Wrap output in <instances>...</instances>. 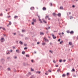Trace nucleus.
<instances>
[{"label": "nucleus", "instance_id": "60", "mask_svg": "<svg viewBox=\"0 0 78 78\" xmlns=\"http://www.w3.org/2000/svg\"><path fill=\"white\" fill-rule=\"evenodd\" d=\"M11 16H8V17H7L8 18H9V17H10Z\"/></svg>", "mask_w": 78, "mask_h": 78}, {"label": "nucleus", "instance_id": "4", "mask_svg": "<svg viewBox=\"0 0 78 78\" xmlns=\"http://www.w3.org/2000/svg\"><path fill=\"white\" fill-rule=\"evenodd\" d=\"M33 21L34 22H36V19H33Z\"/></svg>", "mask_w": 78, "mask_h": 78}, {"label": "nucleus", "instance_id": "32", "mask_svg": "<svg viewBox=\"0 0 78 78\" xmlns=\"http://www.w3.org/2000/svg\"><path fill=\"white\" fill-rule=\"evenodd\" d=\"M59 62H62V59H60L59 60Z\"/></svg>", "mask_w": 78, "mask_h": 78}, {"label": "nucleus", "instance_id": "8", "mask_svg": "<svg viewBox=\"0 0 78 78\" xmlns=\"http://www.w3.org/2000/svg\"><path fill=\"white\" fill-rule=\"evenodd\" d=\"M42 9L43 10V11H45V10H46V8L44 7Z\"/></svg>", "mask_w": 78, "mask_h": 78}, {"label": "nucleus", "instance_id": "36", "mask_svg": "<svg viewBox=\"0 0 78 78\" xmlns=\"http://www.w3.org/2000/svg\"><path fill=\"white\" fill-rule=\"evenodd\" d=\"M0 16H3V14L1 13L0 14Z\"/></svg>", "mask_w": 78, "mask_h": 78}, {"label": "nucleus", "instance_id": "15", "mask_svg": "<svg viewBox=\"0 0 78 78\" xmlns=\"http://www.w3.org/2000/svg\"><path fill=\"white\" fill-rule=\"evenodd\" d=\"M10 70H11V69H10V68H7V70L8 71H9Z\"/></svg>", "mask_w": 78, "mask_h": 78}, {"label": "nucleus", "instance_id": "50", "mask_svg": "<svg viewBox=\"0 0 78 78\" xmlns=\"http://www.w3.org/2000/svg\"><path fill=\"white\" fill-rule=\"evenodd\" d=\"M75 6L74 5H73L72 6L73 8H75Z\"/></svg>", "mask_w": 78, "mask_h": 78}, {"label": "nucleus", "instance_id": "53", "mask_svg": "<svg viewBox=\"0 0 78 78\" xmlns=\"http://www.w3.org/2000/svg\"><path fill=\"white\" fill-rule=\"evenodd\" d=\"M58 34L59 35H60V36H61V33H59Z\"/></svg>", "mask_w": 78, "mask_h": 78}, {"label": "nucleus", "instance_id": "39", "mask_svg": "<svg viewBox=\"0 0 78 78\" xmlns=\"http://www.w3.org/2000/svg\"><path fill=\"white\" fill-rule=\"evenodd\" d=\"M57 71L58 72H59V71H60V69H58L57 70Z\"/></svg>", "mask_w": 78, "mask_h": 78}, {"label": "nucleus", "instance_id": "43", "mask_svg": "<svg viewBox=\"0 0 78 78\" xmlns=\"http://www.w3.org/2000/svg\"><path fill=\"white\" fill-rule=\"evenodd\" d=\"M24 50H27V48H24Z\"/></svg>", "mask_w": 78, "mask_h": 78}, {"label": "nucleus", "instance_id": "46", "mask_svg": "<svg viewBox=\"0 0 78 78\" xmlns=\"http://www.w3.org/2000/svg\"><path fill=\"white\" fill-rule=\"evenodd\" d=\"M31 71H34V70L31 68Z\"/></svg>", "mask_w": 78, "mask_h": 78}, {"label": "nucleus", "instance_id": "58", "mask_svg": "<svg viewBox=\"0 0 78 78\" xmlns=\"http://www.w3.org/2000/svg\"><path fill=\"white\" fill-rule=\"evenodd\" d=\"M66 60H63V62H66Z\"/></svg>", "mask_w": 78, "mask_h": 78}, {"label": "nucleus", "instance_id": "6", "mask_svg": "<svg viewBox=\"0 0 78 78\" xmlns=\"http://www.w3.org/2000/svg\"><path fill=\"white\" fill-rule=\"evenodd\" d=\"M1 61H2V62H4L5 61V59H3V58H2L1 59Z\"/></svg>", "mask_w": 78, "mask_h": 78}, {"label": "nucleus", "instance_id": "41", "mask_svg": "<svg viewBox=\"0 0 78 78\" xmlns=\"http://www.w3.org/2000/svg\"><path fill=\"white\" fill-rule=\"evenodd\" d=\"M73 19V17L72 16H71L70 17V19Z\"/></svg>", "mask_w": 78, "mask_h": 78}, {"label": "nucleus", "instance_id": "63", "mask_svg": "<svg viewBox=\"0 0 78 78\" xmlns=\"http://www.w3.org/2000/svg\"><path fill=\"white\" fill-rule=\"evenodd\" d=\"M39 44V42H37V44Z\"/></svg>", "mask_w": 78, "mask_h": 78}, {"label": "nucleus", "instance_id": "35", "mask_svg": "<svg viewBox=\"0 0 78 78\" xmlns=\"http://www.w3.org/2000/svg\"><path fill=\"white\" fill-rule=\"evenodd\" d=\"M20 36H22V37H23V34H21L20 35Z\"/></svg>", "mask_w": 78, "mask_h": 78}, {"label": "nucleus", "instance_id": "14", "mask_svg": "<svg viewBox=\"0 0 78 78\" xmlns=\"http://www.w3.org/2000/svg\"><path fill=\"white\" fill-rule=\"evenodd\" d=\"M40 35H44V33L43 32H40Z\"/></svg>", "mask_w": 78, "mask_h": 78}, {"label": "nucleus", "instance_id": "17", "mask_svg": "<svg viewBox=\"0 0 78 78\" xmlns=\"http://www.w3.org/2000/svg\"><path fill=\"white\" fill-rule=\"evenodd\" d=\"M25 30H22V33H24L25 32Z\"/></svg>", "mask_w": 78, "mask_h": 78}, {"label": "nucleus", "instance_id": "37", "mask_svg": "<svg viewBox=\"0 0 78 78\" xmlns=\"http://www.w3.org/2000/svg\"><path fill=\"white\" fill-rule=\"evenodd\" d=\"M51 53H53V51H52L51 50H50L49 51Z\"/></svg>", "mask_w": 78, "mask_h": 78}, {"label": "nucleus", "instance_id": "1", "mask_svg": "<svg viewBox=\"0 0 78 78\" xmlns=\"http://www.w3.org/2000/svg\"><path fill=\"white\" fill-rule=\"evenodd\" d=\"M0 41L1 42H3L5 41V39H4V38L1 37L0 39Z\"/></svg>", "mask_w": 78, "mask_h": 78}, {"label": "nucleus", "instance_id": "61", "mask_svg": "<svg viewBox=\"0 0 78 78\" xmlns=\"http://www.w3.org/2000/svg\"><path fill=\"white\" fill-rule=\"evenodd\" d=\"M27 44H24V46H27Z\"/></svg>", "mask_w": 78, "mask_h": 78}, {"label": "nucleus", "instance_id": "13", "mask_svg": "<svg viewBox=\"0 0 78 78\" xmlns=\"http://www.w3.org/2000/svg\"><path fill=\"white\" fill-rule=\"evenodd\" d=\"M39 21H40V23H42V21H41V19L39 18Z\"/></svg>", "mask_w": 78, "mask_h": 78}, {"label": "nucleus", "instance_id": "52", "mask_svg": "<svg viewBox=\"0 0 78 78\" xmlns=\"http://www.w3.org/2000/svg\"><path fill=\"white\" fill-rule=\"evenodd\" d=\"M62 8H63L62 7H60V9H62Z\"/></svg>", "mask_w": 78, "mask_h": 78}, {"label": "nucleus", "instance_id": "54", "mask_svg": "<svg viewBox=\"0 0 78 78\" xmlns=\"http://www.w3.org/2000/svg\"><path fill=\"white\" fill-rule=\"evenodd\" d=\"M3 30H5V28H2Z\"/></svg>", "mask_w": 78, "mask_h": 78}, {"label": "nucleus", "instance_id": "45", "mask_svg": "<svg viewBox=\"0 0 78 78\" xmlns=\"http://www.w3.org/2000/svg\"><path fill=\"white\" fill-rule=\"evenodd\" d=\"M73 76L74 77H76V75H74Z\"/></svg>", "mask_w": 78, "mask_h": 78}, {"label": "nucleus", "instance_id": "25", "mask_svg": "<svg viewBox=\"0 0 78 78\" xmlns=\"http://www.w3.org/2000/svg\"><path fill=\"white\" fill-rule=\"evenodd\" d=\"M14 59H16L17 58V56H15L14 57Z\"/></svg>", "mask_w": 78, "mask_h": 78}, {"label": "nucleus", "instance_id": "26", "mask_svg": "<svg viewBox=\"0 0 78 78\" xmlns=\"http://www.w3.org/2000/svg\"><path fill=\"white\" fill-rule=\"evenodd\" d=\"M36 73H39L40 74L41 73V72H39V71H37L36 72Z\"/></svg>", "mask_w": 78, "mask_h": 78}, {"label": "nucleus", "instance_id": "57", "mask_svg": "<svg viewBox=\"0 0 78 78\" xmlns=\"http://www.w3.org/2000/svg\"><path fill=\"white\" fill-rule=\"evenodd\" d=\"M45 75H48V74L47 73H45Z\"/></svg>", "mask_w": 78, "mask_h": 78}, {"label": "nucleus", "instance_id": "31", "mask_svg": "<svg viewBox=\"0 0 78 78\" xmlns=\"http://www.w3.org/2000/svg\"><path fill=\"white\" fill-rule=\"evenodd\" d=\"M47 18H48V16H47L45 17V19H47Z\"/></svg>", "mask_w": 78, "mask_h": 78}, {"label": "nucleus", "instance_id": "3", "mask_svg": "<svg viewBox=\"0 0 78 78\" xmlns=\"http://www.w3.org/2000/svg\"><path fill=\"white\" fill-rule=\"evenodd\" d=\"M44 41L45 42H48L49 41L48 40L46 39L45 38H44Z\"/></svg>", "mask_w": 78, "mask_h": 78}, {"label": "nucleus", "instance_id": "29", "mask_svg": "<svg viewBox=\"0 0 78 78\" xmlns=\"http://www.w3.org/2000/svg\"><path fill=\"white\" fill-rule=\"evenodd\" d=\"M28 74L29 75H31V73L30 72H29Z\"/></svg>", "mask_w": 78, "mask_h": 78}, {"label": "nucleus", "instance_id": "12", "mask_svg": "<svg viewBox=\"0 0 78 78\" xmlns=\"http://www.w3.org/2000/svg\"><path fill=\"white\" fill-rule=\"evenodd\" d=\"M16 53H19V50H16Z\"/></svg>", "mask_w": 78, "mask_h": 78}, {"label": "nucleus", "instance_id": "28", "mask_svg": "<svg viewBox=\"0 0 78 78\" xmlns=\"http://www.w3.org/2000/svg\"><path fill=\"white\" fill-rule=\"evenodd\" d=\"M66 76V74H63L62 75V76L63 77H64V76Z\"/></svg>", "mask_w": 78, "mask_h": 78}, {"label": "nucleus", "instance_id": "56", "mask_svg": "<svg viewBox=\"0 0 78 78\" xmlns=\"http://www.w3.org/2000/svg\"><path fill=\"white\" fill-rule=\"evenodd\" d=\"M37 16H38V18H40V16H38V15H37Z\"/></svg>", "mask_w": 78, "mask_h": 78}, {"label": "nucleus", "instance_id": "51", "mask_svg": "<svg viewBox=\"0 0 78 78\" xmlns=\"http://www.w3.org/2000/svg\"><path fill=\"white\" fill-rule=\"evenodd\" d=\"M48 72H51V71L50 70H48Z\"/></svg>", "mask_w": 78, "mask_h": 78}, {"label": "nucleus", "instance_id": "33", "mask_svg": "<svg viewBox=\"0 0 78 78\" xmlns=\"http://www.w3.org/2000/svg\"><path fill=\"white\" fill-rule=\"evenodd\" d=\"M50 27H49L48 28H46V30H48V29H50Z\"/></svg>", "mask_w": 78, "mask_h": 78}, {"label": "nucleus", "instance_id": "24", "mask_svg": "<svg viewBox=\"0 0 78 78\" xmlns=\"http://www.w3.org/2000/svg\"><path fill=\"white\" fill-rule=\"evenodd\" d=\"M70 34H73V31H71L70 32Z\"/></svg>", "mask_w": 78, "mask_h": 78}, {"label": "nucleus", "instance_id": "2", "mask_svg": "<svg viewBox=\"0 0 78 78\" xmlns=\"http://www.w3.org/2000/svg\"><path fill=\"white\" fill-rule=\"evenodd\" d=\"M51 36H52L53 39H56V37L55 36V35H54V34H51Z\"/></svg>", "mask_w": 78, "mask_h": 78}, {"label": "nucleus", "instance_id": "16", "mask_svg": "<svg viewBox=\"0 0 78 78\" xmlns=\"http://www.w3.org/2000/svg\"><path fill=\"white\" fill-rule=\"evenodd\" d=\"M9 54H10V53H9V52H6V55H9Z\"/></svg>", "mask_w": 78, "mask_h": 78}, {"label": "nucleus", "instance_id": "49", "mask_svg": "<svg viewBox=\"0 0 78 78\" xmlns=\"http://www.w3.org/2000/svg\"><path fill=\"white\" fill-rule=\"evenodd\" d=\"M32 25H34V22H32Z\"/></svg>", "mask_w": 78, "mask_h": 78}, {"label": "nucleus", "instance_id": "34", "mask_svg": "<svg viewBox=\"0 0 78 78\" xmlns=\"http://www.w3.org/2000/svg\"><path fill=\"white\" fill-rule=\"evenodd\" d=\"M22 54H25V51H23L22 52Z\"/></svg>", "mask_w": 78, "mask_h": 78}, {"label": "nucleus", "instance_id": "5", "mask_svg": "<svg viewBox=\"0 0 78 78\" xmlns=\"http://www.w3.org/2000/svg\"><path fill=\"white\" fill-rule=\"evenodd\" d=\"M19 43L20 45H22L23 44V42L21 41H20Z\"/></svg>", "mask_w": 78, "mask_h": 78}, {"label": "nucleus", "instance_id": "7", "mask_svg": "<svg viewBox=\"0 0 78 78\" xmlns=\"http://www.w3.org/2000/svg\"><path fill=\"white\" fill-rule=\"evenodd\" d=\"M42 45H45V44H46V43H45L44 42H43L42 43Z\"/></svg>", "mask_w": 78, "mask_h": 78}, {"label": "nucleus", "instance_id": "11", "mask_svg": "<svg viewBox=\"0 0 78 78\" xmlns=\"http://www.w3.org/2000/svg\"><path fill=\"white\" fill-rule=\"evenodd\" d=\"M69 44L70 45H72V42H69Z\"/></svg>", "mask_w": 78, "mask_h": 78}, {"label": "nucleus", "instance_id": "30", "mask_svg": "<svg viewBox=\"0 0 78 78\" xmlns=\"http://www.w3.org/2000/svg\"><path fill=\"white\" fill-rule=\"evenodd\" d=\"M43 22H44V23H47V22L45 21V20H43Z\"/></svg>", "mask_w": 78, "mask_h": 78}, {"label": "nucleus", "instance_id": "23", "mask_svg": "<svg viewBox=\"0 0 78 78\" xmlns=\"http://www.w3.org/2000/svg\"><path fill=\"white\" fill-rule=\"evenodd\" d=\"M26 57H29L30 56L29 55H26Z\"/></svg>", "mask_w": 78, "mask_h": 78}, {"label": "nucleus", "instance_id": "64", "mask_svg": "<svg viewBox=\"0 0 78 78\" xmlns=\"http://www.w3.org/2000/svg\"><path fill=\"white\" fill-rule=\"evenodd\" d=\"M58 65H56V67H58Z\"/></svg>", "mask_w": 78, "mask_h": 78}, {"label": "nucleus", "instance_id": "19", "mask_svg": "<svg viewBox=\"0 0 78 78\" xmlns=\"http://www.w3.org/2000/svg\"><path fill=\"white\" fill-rule=\"evenodd\" d=\"M31 78H34V76H31L30 77Z\"/></svg>", "mask_w": 78, "mask_h": 78}, {"label": "nucleus", "instance_id": "44", "mask_svg": "<svg viewBox=\"0 0 78 78\" xmlns=\"http://www.w3.org/2000/svg\"><path fill=\"white\" fill-rule=\"evenodd\" d=\"M10 52H12V50H11L10 51Z\"/></svg>", "mask_w": 78, "mask_h": 78}, {"label": "nucleus", "instance_id": "62", "mask_svg": "<svg viewBox=\"0 0 78 78\" xmlns=\"http://www.w3.org/2000/svg\"><path fill=\"white\" fill-rule=\"evenodd\" d=\"M62 34H64V32H62Z\"/></svg>", "mask_w": 78, "mask_h": 78}, {"label": "nucleus", "instance_id": "40", "mask_svg": "<svg viewBox=\"0 0 78 78\" xmlns=\"http://www.w3.org/2000/svg\"><path fill=\"white\" fill-rule=\"evenodd\" d=\"M67 33H70V32L69 30H67Z\"/></svg>", "mask_w": 78, "mask_h": 78}, {"label": "nucleus", "instance_id": "42", "mask_svg": "<svg viewBox=\"0 0 78 78\" xmlns=\"http://www.w3.org/2000/svg\"><path fill=\"white\" fill-rule=\"evenodd\" d=\"M67 76H68V75H69V73H67Z\"/></svg>", "mask_w": 78, "mask_h": 78}, {"label": "nucleus", "instance_id": "48", "mask_svg": "<svg viewBox=\"0 0 78 78\" xmlns=\"http://www.w3.org/2000/svg\"><path fill=\"white\" fill-rule=\"evenodd\" d=\"M50 5H51V6H52V3H50Z\"/></svg>", "mask_w": 78, "mask_h": 78}, {"label": "nucleus", "instance_id": "18", "mask_svg": "<svg viewBox=\"0 0 78 78\" xmlns=\"http://www.w3.org/2000/svg\"><path fill=\"white\" fill-rule=\"evenodd\" d=\"M18 17V16H15L14 17V19H16V18H17Z\"/></svg>", "mask_w": 78, "mask_h": 78}, {"label": "nucleus", "instance_id": "9", "mask_svg": "<svg viewBox=\"0 0 78 78\" xmlns=\"http://www.w3.org/2000/svg\"><path fill=\"white\" fill-rule=\"evenodd\" d=\"M57 15L58 17H60V16H61V13H58V14Z\"/></svg>", "mask_w": 78, "mask_h": 78}, {"label": "nucleus", "instance_id": "21", "mask_svg": "<svg viewBox=\"0 0 78 78\" xmlns=\"http://www.w3.org/2000/svg\"><path fill=\"white\" fill-rule=\"evenodd\" d=\"M9 25H11V21H9Z\"/></svg>", "mask_w": 78, "mask_h": 78}, {"label": "nucleus", "instance_id": "20", "mask_svg": "<svg viewBox=\"0 0 78 78\" xmlns=\"http://www.w3.org/2000/svg\"><path fill=\"white\" fill-rule=\"evenodd\" d=\"M71 72H75L74 68L72 70H71Z\"/></svg>", "mask_w": 78, "mask_h": 78}, {"label": "nucleus", "instance_id": "22", "mask_svg": "<svg viewBox=\"0 0 78 78\" xmlns=\"http://www.w3.org/2000/svg\"><path fill=\"white\" fill-rule=\"evenodd\" d=\"M33 9H34V7H31L30 8L31 10H33Z\"/></svg>", "mask_w": 78, "mask_h": 78}, {"label": "nucleus", "instance_id": "10", "mask_svg": "<svg viewBox=\"0 0 78 78\" xmlns=\"http://www.w3.org/2000/svg\"><path fill=\"white\" fill-rule=\"evenodd\" d=\"M52 14L54 16H56V14L55 13H54Z\"/></svg>", "mask_w": 78, "mask_h": 78}, {"label": "nucleus", "instance_id": "59", "mask_svg": "<svg viewBox=\"0 0 78 78\" xmlns=\"http://www.w3.org/2000/svg\"><path fill=\"white\" fill-rule=\"evenodd\" d=\"M13 34H14V35H16V33H13Z\"/></svg>", "mask_w": 78, "mask_h": 78}, {"label": "nucleus", "instance_id": "47", "mask_svg": "<svg viewBox=\"0 0 78 78\" xmlns=\"http://www.w3.org/2000/svg\"><path fill=\"white\" fill-rule=\"evenodd\" d=\"M60 41H61V39H59L58 40V41L59 42Z\"/></svg>", "mask_w": 78, "mask_h": 78}, {"label": "nucleus", "instance_id": "55", "mask_svg": "<svg viewBox=\"0 0 78 78\" xmlns=\"http://www.w3.org/2000/svg\"><path fill=\"white\" fill-rule=\"evenodd\" d=\"M33 61H34L33 60H31V62H33Z\"/></svg>", "mask_w": 78, "mask_h": 78}, {"label": "nucleus", "instance_id": "38", "mask_svg": "<svg viewBox=\"0 0 78 78\" xmlns=\"http://www.w3.org/2000/svg\"><path fill=\"white\" fill-rule=\"evenodd\" d=\"M62 42H63V41H61L60 42V44H62Z\"/></svg>", "mask_w": 78, "mask_h": 78}, {"label": "nucleus", "instance_id": "27", "mask_svg": "<svg viewBox=\"0 0 78 78\" xmlns=\"http://www.w3.org/2000/svg\"><path fill=\"white\" fill-rule=\"evenodd\" d=\"M53 62H54V63H56V61H55V60H53Z\"/></svg>", "mask_w": 78, "mask_h": 78}]
</instances>
